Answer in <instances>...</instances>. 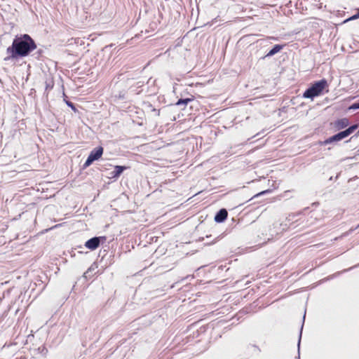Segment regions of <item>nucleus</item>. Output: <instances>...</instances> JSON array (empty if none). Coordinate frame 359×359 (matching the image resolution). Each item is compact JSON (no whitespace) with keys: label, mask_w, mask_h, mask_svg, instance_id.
<instances>
[{"label":"nucleus","mask_w":359,"mask_h":359,"mask_svg":"<svg viewBox=\"0 0 359 359\" xmlns=\"http://www.w3.org/2000/svg\"><path fill=\"white\" fill-rule=\"evenodd\" d=\"M36 48V44L33 39L27 34L16 36L12 45L7 48L6 60H16L27 57Z\"/></svg>","instance_id":"nucleus-1"},{"label":"nucleus","mask_w":359,"mask_h":359,"mask_svg":"<svg viewBox=\"0 0 359 359\" xmlns=\"http://www.w3.org/2000/svg\"><path fill=\"white\" fill-rule=\"evenodd\" d=\"M326 86H327V82L325 79L317 81L306 90L303 94V97L313 99L314 97L320 95Z\"/></svg>","instance_id":"nucleus-2"},{"label":"nucleus","mask_w":359,"mask_h":359,"mask_svg":"<svg viewBox=\"0 0 359 359\" xmlns=\"http://www.w3.org/2000/svg\"><path fill=\"white\" fill-rule=\"evenodd\" d=\"M103 154V148L102 147H98L93 150H92L88 156L83 167L87 168L90 166L95 161L98 160Z\"/></svg>","instance_id":"nucleus-3"},{"label":"nucleus","mask_w":359,"mask_h":359,"mask_svg":"<svg viewBox=\"0 0 359 359\" xmlns=\"http://www.w3.org/2000/svg\"><path fill=\"white\" fill-rule=\"evenodd\" d=\"M102 238V237H93V238L88 240L85 243V246L90 250H94L100 246V240Z\"/></svg>","instance_id":"nucleus-4"},{"label":"nucleus","mask_w":359,"mask_h":359,"mask_svg":"<svg viewBox=\"0 0 359 359\" xmlns=\"http://www.w3.org/2000/svg\"><path fill=\"white\" fill-rule=\"evenodd\" d=\"M228 212L226 209L219 210L215 216V221L218 223L223 222L227 217Z\"/></svg>","instance_id":"nucleus-5"},{"label":"nucleus","mask_w":359,"mask_h":359,"mask_svg":"<svg viewBox=\"0 0 359 359\" xmlns=\"http://www.w3.org/2000/svg\"><path fill=\"white\" fill-rule=\"evenodd\" d=\"M358 126L357 124H355V125L350 126L345 130L341 131L338 133L340 135V137L341 138V140H343V139L347 137L351 134H352L358 128Z\"/></svg>","instance_id":"nucleus-6"},{"label":"nucleus","mask_w":359,"mask_h":359,"mask_svg":"<svg viewBox=\"0 0 359 359\" xmlns=\"http://www.w3.org/2000/svg\"><path fill=\"white\" fill-rule=\"evenodd\" d=\"M349 125V121L346 118H343L337 120L334 123V127L337 130H341L346 128Z\"/></svg>","instance_id":"nucleus-7"},{"label":"nucleus","mask_w":359,"mask_h":359,"mask_svg":"<svg viewBox=\"0 0 359 359\" xmlns=\"http://www.w3.org/2000/svg\"><path fill=\"white\" fill-rule=\"evenodd\" d=\"M341 140H342L340 137V135H339V133H337V134L334 135L332 137L327 138L325 141L320 142V144L321 145H326V144H331L332 142H339V141H341Z\"/></svg>","instance_id":"nucleus-8"},{"label":"nucleus","mask_w":359,"mask_h":359,"mask_svg":"<svg viewBox=\"0 0 359 359\" xmlns=\"http://www.w3.org/2000/svg\"><path fill=\"white\" fill-rule=\"evenodd\" d=\"M126 169V167L125 166L116 165L114 170L111 172L112 177H118Z\"/></svg>","instance_id":"nucleus-9"},{"label":"nucleus","mask_w":359,"mask_h":359,"mask_svg":"<svg viewBox=\"0 0 359 359\" xmlns=\"http://www.w3.org/2000/svg\"><path fill=\"white\" fill-rule=\"evenodd\" d=\"M283 48V45L276 44L271 50L266 55V57H271L280 52Z\"/></svg>","instance_id":"nucleus-10"},{"label":"nucleus","mask_w":359,"mask_h":359,"mask_svg":"<svg viewBox=\"0 0 359 359\" xmlns=\"http://www.w3.org/2000/svg\"><path fill=\"white\" fill-rule=\"evenodd\" d=\"M193 100H194L193 97H191V98H185V99H180L176 102V105H177V106H180L182 104L187 105L189 102H190Z\"/></svg>","instance_id":"nucleus-11"},{"label":"nucleus","mask_w":359,"mask_h":359,"mask_svg":"<svg viewBox=\"0 0 359 359\" xmlns=\"http://www.w3.org/2000/svg\"><path fill=\"white\" fill-rule=\"evenodd\" d=\"M359 109V102H355L349 107V109L355 110V109Z\"/></svg>","instance_id":"nucleus-12"},{"label":"nucleus","mask_w":359,"mask_h":359,"mask_svg":"<svg viewBox=\"0 0 359 359\" xmlns=\"http://www.w3.org/2000/svg\"><path fill=\"white\" fill-rule=\"evenodd\" d=\"M302 328H303V325H302V328H301V331H300V334H299V341H298V352L299 353V347H300V342H301ZM298 358L299 359V355L298 356Z\"/></svg>","instance_id":"nucleus-13"},{"label":"nucleus","mask_w":359,"mask_h":359,"mask_svg":"<svg viewBox=\"0 0 359 359\" xmlns=\"http://www.w3.org/2000/svg\"><path fill=\"white\" fill-rule=\"evenodd\" d=\"M39 351L41 353H43V354H44V355H45V354L47 353V351H47V349H46V348L45 346H41V347H39Z\"/></svg>","instance_id":"nucleus-14"},{"label":"nucleus","mask_w":359,"mask_h":359,"mask_svg":"<svg viewBox=\"0 0 359 359\" xmlns=\"http://www.w3.org/2000/svg\"><path fill=\"white\" fill-rule=\"evenodd\" d=\"M66 103H67V104L69 107H70L72 109V110H74V111H76V107H75V106L74 105V104H73L72 102L67 101V102H66Z\"/></svg>","instance_id":"nucleus-15"},{"label":"nucleus","mask_w":359,"mask_h":359,"mask_svg":"<svg viewBox=\"0 0 359 359\" xmlns=\"http://www.w3.org/2000/svg\"><path fill=\"white\" fill-rule=\"evenodd\" d=\"M358 18H359V12L358 13H356L355 15H353L352 17H351L350 18H348V20H346L345 22L351 20H355Z\"/></svg>","instance_id":"nucleus-16"},{"label":"nucleus","mask_w":359,"mask_h":359,"mask_svg":"<svg viewBox=\"0 0 359 359\" xmlns=\"http://www.w3.org/2000/svg\"><path fill=\"white\" fill-rule=\"evenodd\" d=\"M269 190H266V191H262L259 194L263 195V194H264L266 193H269Z\"/></svg>","instance_id":"nucleus-17"},{"label":"nucleus","mask_w":359,"mask_h":359,"mask_svg":"<svg viewBox=\"0 0 359 359\" xmlns=\"http://www.w3.org/2000/svg\"><path fill=\"white\" fill-rule=\"evenodd\" d=\"M359 266V264H358V265L354 266H353V268L357 267V266ZM351 269H353V267H351V268H349L348 269L344 270V271H349V270H351Z\"/></svg>","instance_id":"nucleus-18"}]
</instances>
